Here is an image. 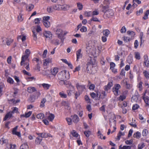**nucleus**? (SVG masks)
Segmentation results:
<instances>
[{"label":"nucleus","mask_w":149,"mask_h":149,"mask_svg":"<svg viewBox=\"0 0 149 149\" xmlns=\"http://www.w3.org/2000/svg\"><path fill=\"white\" fill-rule=\"evenodd\" d=\"M105 94H91L92 97L95 100H99L100 98H103Z\"/></svg>","instance_id":"6"},{"label":"nucleus","mask_w":149,"mask_h":149,"mask_svg":"<svg viewBox=\"0 0 149 149\" xmlns=\"http://www.w3.org/2000/svg\"><path fill=\"white\" fill-rule=\"evenodd\" d=\"M70 6L69 5L64 4L62 5H61V10H67L69 9Z\"/></svg>","instance_id":"15"},{"label":"nucleus","mask_w":149,"mask_h":149,"mask_svg":"<svg viewBox=\"0 0 149 149\" xmlns=\"http://www.w3.org/2000/svg\"><path fill=\"white\" fill-rule=\"evenodd\" d=\"M44 114L42 113L38 114L36 115V117L38 119H42L44 118Z\"/></svg>","instance_id":"30"},{"label":"nucleus","mask_w":149,"mask_h":149,"mask_svg":"<svg viewBox=\"0 0 149 149\" xmlns=\"http://www.w3.org/2000/svg\"><path fill=\"white\" fill-rule=\"evenodd\" d=\"M103 32V35L106 37H107L110 33V31L108 29L104 30Z\"/></svg>","instance_id":"38"},{"label":"nucleus","mask_w":149,"mask_h":149,"mask_svg":"<svg viewBox=\"0 0 149 149\" xmlns=\"http://www.w3.org/2000/svg\"><path fill=\"white\" fill-rule=\"evenodd\" d=\"M18 127V126H16L13 128L12 132V134L17 136L19 137H21V134L20 132H17V130Z\"/></svg>","instance_id":"10"},{"label":"nucleus","mask_w":149,"mask_h":149,"mask_svg":"<svg viewBox=\"0 0 149 149\" xmlns=\"http://www.w3.org/2000/svg\"><path fill=\"white\" fill-rule=\"evenodd\" d=\"M25 53L26 55L22 56V60L20 63V65L21 66L23 65V63L25 62V61H29L28 57L30 54V52L29 49H26Z\"/></svg>","instance_id":"2"},{"label":"nucleus","mask_w":149,"mask_h":149,"mask_svg":"<svg viewBox=\"0 0 149 149\" xmlns=\"http://www.w3.org/2000/svg\"><path fill=\"white\" fill-rule=\"evenodd\" d=\"M71 134L74 137H77L79 135L74 130L72 131Z\"/></svg>","instance_id":"45"},{"label":"nucleus","mask_w":149,"mask_h":149,"mask_svg":"<svg viewBox=\"0 0 149 149\" xmlns=\"http://www.w3.org/2000/svg\"><path fill=\"white\" fill-rule=\"evenodd\" d=\"M9 101L10 102H12L11 103H13L14 104H16V103H18V102H19L20 101L19 100H17L15 101V99H11V100H9Z\"/></svg>","instance_id":"57"},{"label":"nucleus","mask_w":149,"mask_h":149,"mask_svg":"<svg viewBox=\"0 0 149 149\" xmlns=\"http://www.w3.org/2000/svg\"><path fill=\"white\" fill-rule=\"evenodd\" d=\"M84 98L87 103H91V102L89 97L87 95L85 96Z\"/></svg>","instance_id":"47"},{"label":"nucleus","mask_w":149,"mask_h":149,"mask_svg":"<svg viewBox=\"0 0 149 149\" xmlns=\"http://www.w3.org/2000/svg\"><path fill=\"white\" fill-rule=\"evenodd\" d=\"M109 8V6L108 5H106L104 6H103L102 7V11L105 13L107 11V10H108V8Z\"/></svg>","instance_id":"29"},{"label":"nucleus","mask_w":149,"mask_h":149,"mask_svg":"<svg viewBox=\"0 0 149 149\" xmlns=\"http://www.w3.org/2000/svg\"><path fill=\"white\" fill-rule=\"evenodd\" d=\"M113 83L112 82H109L107 85L105 86L104 90L105 91H107L110 90L111 87L113 86Z\"/></svg>","instance_id":"17"},{"label":"nucleus","mask_w":149,"mask_h":149,"mask_svg":"<svg viewBox=\"0 0 149 149\" xmlns=\"http://www.w3.org/2000/svg\"><path fill=\"white\" fill-rule=\"evenodd\" d=\"M34 5L32 4H30L26 8L28 11H31L34 8Z\"/></svg>","instance_id":"49"},{"label":"nucleus","mask_w":149,"mask_h":149,"mask_svg":"<svg viewBox=\"0 0 149 149\" xmlns=\"http://www.w3.org/2000/svg\"><path fill=\"white\" fill-rule=\"evenodd\" d=\"M141 136V133L139 131H137L134 133L133 136L135 138L137 139H139Z\"/></svg>","instance_id":"20"},{"label":"nucleus","mask_w":149,"mask_h":149,"mask_svg":"<svg viewBox=\"0 0 149 149\" xmlns=\"http://www.w3.org/2000/svg\"><path fill=\"white\" fill-rule=\"evenodd\" d=\"M142 84L143 82L141 81L137 86L138 88H139L140 91H141L143 89Z\"/></svg>","instance_id":"48"},{"label":"nucleus","mask_w":149,"mask_h":149,"mask_svg":"<svg viewBox=\"0 0 149 149\" xmlns=\"http://www.w3.org/2000/svg\"><path fill=\"white\" fill-rule=\"evenodd\" d=\"M42 140V139L40 137H37L35 140L36 143L37 144H40Z\"/></svg>","instance_id":"43"},{"label":"nucleus","mask_w":149,"mask_h":149,"mask_svg":"<svg viewBox=\"0 0 149 149\" xmlns=\"http://www.w3.org/2000/svg\"><path fill=\"white\" fill-rule=\"evenodd\" d=\"M135 58L138 60H139L140 59V56L139 53L138 52H135Z\"/></svg>","instance_id":"56"},{"label":"nucleus","mask_w":149,"mask_h":149,"mask_svg":"<svg viewBox=\"0 0 149 149\" xmlns=\"http://www.w3.org/2000/svg\"><path fill=\"white\" fill-rule=\"evenodd\" d=\"M27 91L29 93H31L36 91V89L34 87H30L27 88Z\"/></svg>","instance_id":"26"},{"label":"nucleus","mask_w":149,"mask_h":149,"mask_svg":"<svg viewBox=\"0 0 149 149\" xmlns=\"http://www.w3.org/2000/svg\"><path fill=\"white\" fill-rule=\"evenodd\" d=\"M77 6L78 7V9L79 10H81L83 8V6L81 3H77Z\"/></svg>","instance_id":"58"},{"label":"nucleus","mask_w":149,"mask_h":149,"mask_svg":"<svg viewBox=\"0 0 149 149\" xmlns=\"http://www.w3.org/2000/svg\"><path fill=\"white\" fill-rule=\"evenodd\" d=\"M69 72H67L66 70H63L58 73L57 77L59 80L67 79L70 78Z\"/></svg>","instance_id":"1"},{"label":"nucleus","mask_w":149,"mask_h":149,"mask_svg":"<svg viewBox=\"0 0 149 149\" xmlns=\"http://www.w3.org/2000/svg\"><path fill=\"white\" fill-rule=\"evenodd\" d=\"M144 76L147 79H149V72L146 70H144L143 72Z\"/></svg>","instance_id":"34"},{"label":"nucleus","mask_w":149,"mask_h":149,"mask_svg":"<svg viewBox=\"0 0 149 149\" xmlns=\"http://www.w3.org/2000/svg\"><path fill=\"white\" fill-rule=\"evenodd\" d=\"M125 143L127 145L131 144L133 143V140L130 139V140H127L125 141Z\"/></svg>","instance_id":"61"},{"label":"nucleus","mask_w":149,"mask_h":149,"mask_svg":"<svg viewBox=\"0 0 149 149\" xmlns=\"http://www.w3.org/2000/svg\"><path fill=\"white\" fill-rule=\"evenodd\" d=\"M145 146L143 142L139 143L138 146V149H142Z\"/></svg>","instance_id":"51"},{"label":"nucleus","mask_w":149,"mask_h":149,"mask_svg":"<svg viewBox=\"0 0 149 149\" xmlns=\"http://www.w3.org/2000/svg\"><path fill=\"white\" fill-rule=\"evenodd\" d=\"M81 49H79L76 51V54L77 55V61L79 59L81 58L82 56V54L81 53Z\"/></svg>","instance_id":"14"},{"label":"nucleus","mask_w":149,"mask_h":149,"mask_svg":"<svg viewBox=\"0 0 149 149\" xmlns=\"http://www.w3.org/2000/svg\"><path fill=\"white\" fill-rule=\"evenodd\" d=\"M96 65V60L93 58H91L90 61V62H88L87 64V65L86 67V69L87 70H89V67H91L90 66L92 65V67H95Z\"/></svg>","instance_id":"5"},{"label":"nucleus","mask_w":149,"mask_h":149,"mask_svg":"<svg viewBox=\"0 0 149 149\" xmlns=\"http://www.w3.org/2000/svg\"><path fill=\"white\" fill-rule=\"evenodd\" d=\"M8 141V140L7 139H5L4 138H2L0 139V143L1 144H3L4 143H7Z\"/></svg>","instance_id":"36"},{"label":"nucleus","mask_w":149,"mask_h":149,"mask_svg":"<svg viewBox=\"0 0 149 149\" xmlns=\"http://www.w3.org/2000/svg\"><path fill=\"white\" fill-rule=\"evenodd\" d=\"M126 94H121L118 97V99L120 101H122L126 99Z\"/></svg>","instance_id":"19"},{"label":"nucleus","mask_w":149,"mask_h":149,"mask_svg":"<svg viewBox=\"0 0 149 149\" xmlns=\"http://www.w3.org/2000/svg\"><path fill=\"white\" fill-rule=\"evenodd\" d=\"M32 112L31 111H29L27 113H26L25 114V117L26 118L29 117L31 114Z\"/></svg>","instance_id":"62"},{"label":"nucleus","mask_w":149,"mask_h":149,"mask_svg":"<svg viewBox=\"0 0 149 149\" xmlns=\"http://www.w3.org/2000/svg\"><path fill=\"white\" fill-rule=\"evenodd\" d=\"M91 132L90 131H85L84 132V134L87 137H88L91 134Z\"/></svg>","instance_id":"54"},{"label":"nucleus","mask_w":149,"mask_h":149,"mask_svg":"<svg viewBox=\"0 0 149 149\" xmlns=\"http://www.w3.org/2000/svg\"><path fill=\"white\" fill-rule=\"evenodd\" d=\"M148 133V130L146 129L143 130L142 132V136H146Z\"/></svg>","instance_id":"33"},{"label":"nucleus","mask_w":149,"mask_h":149,"mask_svg":"<svg viewBox=\"0 0 149 149\" xmlns=\"http://www.w3.org/2000/svg\"><path fill=\"white\" fill-rule=\"evenodd\" d=\"M26 61V62L25 63H24L25 62H24L23 63V65H24H24H26V66L25 67V68L27 70L29 71L30 70V68L29 67V61Z\"/></svg>","instance_id":"32"},{"label":"nucleus","mask_w":149,"mask_h":149,"mask_svg":"<svg viewBox=\"0 0 149 149\" xmlns=\"http://www.w3.org/2000/svg\"><path fill=\"white\" fill-rule=\"evenodd\" d=\"M127 34L131 36V39H132V38L135 35V33L132 31H128L127 32Z\"/></svg>","instance_id":"37"},{"label":"nucleus","mask_w":149,"mask_h":149,"mask_svg":"<svg viewBox=\"0 0 149 149\" xmlns=\"http://www.w3.org/2000/svg\"><path fill=\"white\" fill-rule=\"evenodd\" d=\"M115 117L113 116L112 119H109V123L110 125V127L111 128L113 127V130L112 132V133H113L115 131L116 129V122L115 119Z\"/></svg>","instance_id":"3"},{"label":"nucleus","mask_w":149,"mask_h":149,"mask_svg":"<svg viewBox=\"0 0 149 149\" xmlns=\"http://www.w3.org/2000/svg\"><path fill=\"white\" fill-rule=\"evenodd\" d=\"M80 31L82 32H85L87 31V28L86 26H83L80 29Z\"/></svg>","instance_id":"53"},{"label":"nucleus","mask_w":149,"mask_h":149,"mask_svg":"<svg viewBox=\"0 0 149 149\" xmlns=\"http://www.w3.org/2000/svg\"><path fill=\"white\" fill-rule=\"evenodd\" d=\"M139 106L137 104H135L133 105L132 109L133 110H136L138 109Z\"/></svg>","instance_id":"63"},{"label":"nucleus","mask_w":149,"mask_h":149,"mask_svg":"<svg viewBox=\"0 0 149 149\" xmlns=\"http://www.w3.org/2000/svg\"><path fill=\"white\" fill-rule=\"evenodd\" d=\"M97 136L99 138L101 139H103L104 140L106 139V137L104 136L102 134L100 130H99L97 133Z\"/></svg>","instance_id":"25"},{"label":"nucleus","mask_w":149,"mask_h":149,"mask_svg":"<svg viewBox=\"0 0 149 149\" xmlns=\"http://www.w3.org/2000/svg\"><path fill=\"white\" fill-rule=\"evenodd\" d=\"M42 86H43V88L45 89H49V88L50 86V85L48 84H41Z\"/></svg>","instance_id":"40"},{"label":"nucleus","mask_w":149,"mask_h":149,"mask_svg":"<svg viewBox=\"0 0 149 149\" xmlns=\"http://www.w3.org/2000/svg\"><path fill=\"white\" fill-rule=\"evenodd\" d=\"M39 136H41L42 138H47L48 137H52V136L49 133H40L38 134Z\"/></svg>","instance_id":"13"},{"label":"nucleus","mask_w":149,"mask_h":149,"mask_svg":"<svg viewBox=\"0 0 149 149\" xmlns=\"http://www.w3.org/2000/svg\"><path fill=\"white\" fill-rule=\"evenodd\" d=\"M125 135V133L120 131L117 134V137L116 138V140L118 141L119 140L122 136H124Z\"/></svg>","instance_id":"21"},{"label":"nucleus","mask_w":149,"mask_h":149,"mask_svg":"<svg viewBox=\"0 0 149 149\" xmlns=\"http://www.w3.org/2000/svg\"><path fill=\"white\" fill-rule=\"evenodd\" d=\"M61 5H55L52 6L53 9L56 10H61Z\"/></svg>","instance_id":"28"},{"label":"nucleus","mask_w":149,"mask_h":149,"mask_svg":"<svg viewBox=\"0 0 149 149\" xmlns=\"http://www.w3.org/2000/svg\"><path fill=\"white\" fill-rule=\"evenodd\" d=\"M6 41L7 45L9 46L13 42V40L11 39H7Z\"/></svg>","instance_id":"39"},{"label":"nucleus","mask_w":149,"mask_h":149,"mask_svg":"<svg viewBox=\"0 0 149 149\" xmlns=\"http://www.w3.org/2000/svg\"><path fill=\"white\" fill-rule=\"evenodd\" d=\"M19 149H29L28 145L27 143H24L20 146Z\"/></svg>","instance_id":"27"},{"label":"nucleus","mask_w":149,"mask_h":149,"mask_svg":"<svg viewBox=\"0 0 149 149\" xmlns=\"http://www.w3.org/2000/svg\"><path fill=\"white\" fill-rule=\"evenodd\" d=\"M51 43L55 45H58L59 44V40L57 39H54L52 40Z\"/></svg>","instance_id":"24"},{"label":"nucleus","mask_w":149,"mask_h":149,"mask_svg":"<svg viewBox=\"0 0 149 149\" xmlns=\"http://www.w3.org/2000/svg\"><path fill=\"white\" fill-rule=\"evenodd\" d=\"M52 61L51 58H47L43 60V65H44L47 66L48 63H51Z\"/></svg>","instance_id":"18"},{"label":"nucleus","mask_w":149,"mask_h":149,"mask_svg":"<svg viewBox=\"0 0 149 149\" xmlns=\"http://www.w3.org/2000/svg\"><path fill=\"white\" fill-rule=\"evenodd\" d=\"M124 40L125 42H128L130 40V38L129 37L124 36L123 37Z\"/></svg>","instance_id":"64"},{"label":"nucleus","mask_w":149,"mask_h":149,"mask_svg":"<svg viewBox=\"0 0 149 149\" xmlns=\"http://www.w3.org/2000/svg\"><path fill=\"white\" fill-rule=\"evenodd\" d=\"M121 86L120 85L118 84H116L114 85V86L112 88V90L113 93H118L119 91V89L120 88Z\"/></svg>","instance_id":"8"},{"label":"nucleus","mask_w":149,"mask_h":149,"mask_svg":"<svg viewBox=\"0 0 149 149\" xmlns=\"http://www.w3.org/2000/svg\"><path fill=\"white\" fill-rule=\"evenodd\" d=\"M75 92L74 88L73 86H70V90L69 91V93H74Z\"/></svg>","instance_id":"59"},{"label":"nucleus","mask_w":149,"mask_h":149,"mask_svg":"<svg viewBox=\"0 0 149 149\" xmlns=\"http://www.w3.org/2000/svg\"><path fill=\"white\" fill-rule=\"evenodd\" d=\"M12 111H10L12 114L14 113H17L19 112L18 109L16 107H14L12 108Z\"/></svg>","instance_id":"42"},{"label":"nucleus","mask_w":149,"mask_h":149,"mask_svg":"<svg viewBox=\"0 0 149 149\" xmlns=\"http://www.w3.org/2000/svg\"><path fill=\"white\" fill-rule=\"evenodd\" d=\"M131 148L130 146H124L122 147V145H120L119 146V149H130Z\"/></svg>","instance_id":"44"},{"label":"nucleus","mask_w":149,"mask_h":149,"mask_svg":"<svg viewBox=\"0 0 149 149\" xmlns=\"http://www.w3.org/2000/svg\"><path fill=\"white\" fill-rule=\"evenodd\" d=\"M58 72V69L56 68H53L51 70V73L54 76L56 75Z\"/></svg>","instance_id":"23"},{"label":"nucleus","mask_w":149,"mask_h":149,"mask_svg":"<svg viewBox=\"0 0 149 149\" xmlns=\"http://www.w3.org/2000/svg\"><path fill=\"white\" fill-rule=\"evenodd\" d=\"M32 32L33 33V39L34 40L36 41L37 39V35L38 33L34 30Z\"/></svg>","instance_id":"35"},{"label":"nucleus","mask_w":149,"mask_h":149,"mask_svg":"<svg viewBox=\"0 0 149 149\" xmlns=\"http://www.w3.org/2000/svg\"><path fill=\"white\" fill-rule=\"evenodd\" d=\"M76 87L78 90L80 92L85 91L86 90L85 86L84 85L80 84L77 83L76 84Z\"/></svg>","instance_id":"7"},{"label":"nucleus","mask_w":149,"mask_h":149,"mask_svg":"<svg viewBox=\"0 0 149 149\" xmlns=\"http://www.w3.org/2000/svg\"><path fill=\"white\" fill-rule=\"evenodd\" d=\"M67 122L68 125H71L72 123V118H66Z\"/></svg>","instance_id":"41"},{"label":"nucleus","mask_w":149,"mask_h":149,"mask_svg":"<svg viewBox=\"0 0 149 149\" xmlns=\"http://www.w3.org/2000/svg\"><path fill=\"white\" fill-rule=\"evenodd\" d=\"M43 23L44 26L46 28H48L50 26V22L49 21H43Z\"/></svg>","instance_id":"31"},{"label":"nucleus","mask_w":149,"mask_h":149,"mask_svg":"<svg viewBox=\"0 0 149 149\" xmlns=\"http://www.w3.org/2000/svg\"><path fill=\"white\" fill-rule=\"evenodd\" d=\"M46 101V99L45 98H43L42 100L40 105V107H43L45 106V102Z\"/></svg>","instance_id":"46"},{"label":"nucleus","mask_w":149,"mask_h":149,"mask_svg":"<svg viewBox=\"0 0 149 149\" xmlns=\"http://www.w3.org/2000/svg\"><path fill=\"white\" fill-rule=\"evenodd\" d=\"M91 21H93L95 22H100V20L98 19L95 17L93 16L91 19Z\"/></svg>","instance_id":"60"},{"label":"nucleus","mask_w":149,"mask_h":149,"mask_svg":"<svg viewBox=\"0 0 149 149\" xmlns=\"http://www.w3.org/2000/svg\"><path fill=\"white\" fill-rule=\"evenodd\" d=\"M56 34L57 35L58 38L60 39L61 42H63L64 39L63 38V31L59 28H58L56 31Z\"/></svg>","instance_id":"4"},{"label":"nucleus","mask_w":149,"mask_h":149,"mask_svg":"<svg viewBox=\"0 0 149 149\" xmlns=\"http://www.w3.org/2000/svg\"><path fill=\"white\" fill-rule=\"evenodd\" d=\"M16 147V145L15 144L12 145L10 144L7 146L8 148H10V149H15Z\"/></svg>","instance_id":"55"},{"label":"nucleus","mask_w":149,"mask_h":149,"mask_svg":"<svg viewBox=\"0 0 149 149\" xmlns=\"http://www.w3.org/2000/svg\"><path fill=\"white\" fill-rule=\"evenodd\" d=\"M72 121L75 123H77L79 121V118L76 115H74L71 116Z\"/></svg>","instance_id":"16"},{"label":"nucleus","mask_w":149,"mask_h":149,"mask_svg":"<svg viewBox=\"0 0 149 149\" xmlns=\"http://www.w3.org/2000/svg\"><path fill=\"white\" fill-rule=\"evenodd\" d=\"M149 15V10H147L146 13H145L144 16L143 17V19H146L148 18V15Z\"/></svg>","instance_id":"50"},{"label":"nucleus","mask_w":149,"mask_h":149,"mask_svg":"<svg viewBox=\"0 0 149 149\" xmlns=\"http://www.w3.org/2000/svg\"><path fill=\"white\" fill-rule=\"evenodd\" d=\"M7 81L10 84H13L14 83V81L13 79L10 77H8Z\"/></svg>","instance_id":"52"},{"label":"nucleus","mask_w":149,"mask_h":149,"mask_svg":"<svg viewBox=\"0 0 149 149\" xmlns=\"http://www.w3.org/2000/svg\"><path fill=\"white\" fill-rule=\"evenodd\" d=\"M45 116L47 119L50 121H52L55 118V116L54 114L50 113H46Z\"/></svg>","instance_id":"9"},{"label":"nucleus","mask_w":149,"mask_h":149,"mask_svg":"<svg viewBox=\"0 0 149 149\" xmlns=\"http://www.w3.org/2000/svg\"><path fill=\"white\" fill-rule=\"evenodd\" d=\"M44 36L46 38H51L52 37V34L51 32L49 31H45L44 33Z\"/></svg>","instance_id":"12"},{"label":"nucleus","mask_w":149,"mask_h":149,"mask_svg":"<svg viewBox=\"0 0 149 149\" xmlns=\"http://www.w3.org/2000/svg\"><path fill=\"white\" fill-rule=\"evenodd\" d=\"M12 116V114L11 113V112H10L6 114L3 120H6L8 119H9Z\"/></svg>","instance_id":"22"},{"label":"nucleus","mask_w":149,"mask_h":149,"mask_svg":"<svg viewBox=\"0 0 149 149\" xmlns=\"http://www.w3.org/2000/svg\"><path fill=\"white\" fill-rule=\"evenodd\" d=\"M143 99L146 104V107L149 106V97L146 95V94H144L143 97Z\"/></svg>","instance_id":"11"}]
</instances>
